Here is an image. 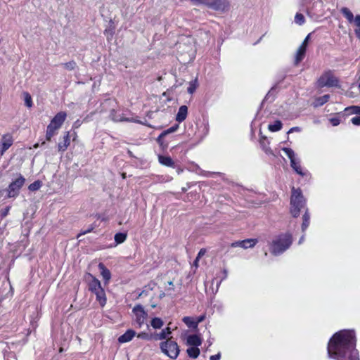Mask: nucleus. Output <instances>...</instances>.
Here are the masks:
<instances>
[{"label":"nucleus","instance_id":"obj_1","mask_svg":"<svg viewBox=\"0 0 360 360\" xmlns=\"http://www.w3.org/2000/svg\"><path fill=\"white\" fill-rule=\"evenodd\" d=\"M356 341L355 333L352 330L337 332L328 342V356L335 360H359Z\"/></svg>","mask_w":360,"mask_h":360},{"label":"nucleus","instance_id":"obj_2","mask_svg":"<svg viewBox=\"0 0 360 360\" xmlns=\"http://www.w3.org/2000/svg\"><path fill=\"white\" fill-rule=\"evenodd\" d=\"M292 238L290 233H282L277 236L272 241L271 252L273 255H278L289 248L292 244Z\"/></svg>","mask_w":360,"mask_h":360},{"label":"nucleus","instance_id":"obj_3","mask_svg":"<svg viewBox=\"0 0 360 360\" xmlns=\"http://www.w3.org/2000/svg\"><path fill=\"white\" fill-rule=\"evenodd\" d=\"M67 117L65 112L60 111L58 112L51 120L47 126L46 132V139L50 141L51 139L57 134V131L61 127Z\"/></svg>","mask_w":360,"mask_h":360},{"label":"nucleus","instance_id":"obj_4","mask_svg":"<svg viewBox=\"0 0 360 360\" xmlns=\"http://www.w3.org/2000/svg\"><path fill=\"white\" fill-rule=\"evenodd\" d=\"M305 200L300 189L292 188L290 199V212L294 217L300 215L301 209L304 206Z\"/></svg>","mask_w":360,"mask_h":360},{"label":"nucleus","instance_id":"obj_5","mask_svg":"<svg viewBox=\"0 0 360 360\" xmlns=\"http://www.w3.org/2000/svg\"><path fill=\"white\" fill-rule=\"evenodd\" d=\"M282 150L290 159V166L293 170L302 176H308L309 173L307 170L304 169L300 163V160L297 157L295 152L290 148H283Z\"/></svg>","mask_w":360,"mask_h":360},{"label":"nucleus","instance_id":"obj_6","mask_svg":"<svg viewBox=\"0 0 360 360\" xmlns=\"http://www.w3.org/2000/svg\"><path fill=\"white\" fill-rule=\"evenodd\" d=\"M25 183V178L21 174H17V177L12 180L6 190L7 193L6 197L8 198H15L18 197Z\"/></svg>","mask_w":360,"mask_h":360},{"label":"nucleus","instance_id":"obj_7","mask_svg":"<svg viewBox=\"0 0 360 360\" xmlns=\"http://www.w3.org/2000/svg\"><path fill=\"white\" fill-rule=\"evenodd\" d=\"M338 85L339 80L332 70L325 71L317 80V86L319 88L337 87Z\"/></svg>","mask_w":360,"mask_h":360},{"label":"nucleus","instance_id":"obj_8","mask_svg":"<svg viewBox=\"0 0 360 360\" xmlns=\"http://www.w3.org/2000/svg\"><path fill=\"white\" fill-rule=\"evenodd\" d=\"M160 348L162 352L171 359H175L179 354V348L177 343L171 339L162 342L160 344Z\"/></svg>","mask_w":360,"mask_h":360},{"label":"nucleus","instance_id":"obj_9","mask_svg":"<svg viewBox=\"0 0 360 360\" xmlns=\"http://www.w3.org/2000/svg\"><path fill=\"white\" fill-rule=\"evenodd\" d=\"M132 312L134 314V320L136 324L138 326V328H140L145 323L148 314L145 311L144 308L140 305H136L132 309Z\"/></svg>","mask_w":360,"mask_h":360},{"label":"nucleus","instance_id":"obj_10","mask_svg":"<svg viewBox=\"0 0 360 360\" xmlns=\"http://www.w3.org/2000/svg\"><path fill=\"white\" fill-rule=\"evenodd\" d=\"M309 38V35H308L305 39L303 41L302 44L298 48L296 54H295V63L297 65L299 63H300L304 58L307 47L308 44V40Z\"/></svg>","mask_w":360,"mask_h":360},{"label":"nucleus","instance_id":"obj_11","mask_svg":"<svg viewBox=\"0 0 360 360\" xmlns=\"http://www.w3.org/2000/svg\"><path fill=\"white\" fill-rule=\"evenodd\" d=\"M227 6L226 0H208L207 2V7L216 11H224Z\"/></svg>","mask_w":360,"mask_h":360},{"label":"nucleus","instance_id":"obj_12","mask_svg":"<svg viewBox=\"0 0 360 360\" xmlns=\"http://www.w3.org/2000/svg\"><path fill=\"white\" fill-rule=\"evenodd\" d=\"M13 138L10 134H5L2 136L0 142V154L3 155L4 153L12 146Z\"/></svg>","mask_w":360,"mask_h":360},{"label":"nucleus","instance_id":"obj_13","mask_svg":"<svg viewBox=\"0 0 360 360\" xmlns=\"http://www.w3.org/2000/svg\"><path fill=\"white\" fill-rule=\"evenodd\" d=\"M202 344V340L198 335L193 334L188 335L186 345L190 347H198Z\"/></svg>","mask_w":360,"mask_h":360},{"label":"nucleus","instance_id":"obj_14","mask_svg":"<svg viewBox=\"0 0 360 360\" xmlns=\"http://www.w3.org/2000/svg\"><path fill=\"white\" fill-rule=\"evenodd\" d=\"M70 144V133L68 131L63 138V141L58 143V150L59 152L63 153Z\"/></svg>","mask_w":360,"mask_h":360},{"label":"nucleus","instance_id":"obj_15","mask_svg":"<svg viewBox=\"0 0 360 360\" xmlns=\"http://www.w3.org/2000/svg\"><path fill=\"white\" fill-rule=\"evenodd\" d=\"M134 330L129 329L123 335L119 337L118 342L120 343H126L130 342L136 335Z\"/></svg>","mask_w":360,"mask_h":360},{"label":"nucleus","instance_id":"obj_16","mask_svg":"<svg viewBox=\"0 0 360 360\" xmlns=\"http://www.w3.org/2000/svg\"><path fill=\"white\" fill-rule=\"evenodd\" d=\"M188 115V108L186 105H181L176 115V120L179 122L184 121Z\"/></svg>","mask_w":360,"mask_h":360},{"label":"nucleus","instance_id":"obj_17","mask_svg":"<svg viewBox=\"0 0 360 360\" xmlns=\"http://www.w3.org/2000/svg\"><path fill=\"white\" fill-rule=\"evenodd\" d=\"M102 288L101 282L97 278L92 276V280L89 283V290L94 294Z\"/></svg>","mask_w":360,"mask_h":360},{"label":"nucleus","instance_id":"obj_18","mask_svg":"<svg viewBox=\"0 0 360 360\" xmlns=\"http://www.w3.org/2000/svg\"><path fill=\"white\" fill-rule=\"evenodd\" d=\"M158 160L160 164L165 166L174 167V162L173 160L169 156L159 155Z\"/></svg>","mask_w":360,"mask_h":360},{"label":"nucleus","instance_id":"obj_19","mask_svg":"<svg viewBox=\"0 0 360 360\" xmlns=\"http://www.w3.org/2000/svg\"><path fill=\"white\" fill-rule=\"evenodd\" d=\"M96 297V300L99 304L103 307L106 303V297L104 290L102 288L94 293Z\"/></svg>","mask_w":360,"mask_h":360},{"label":"nucleus","instance_id":"obj_20","mask_svg":"<svg viewBox=\"0 0 360 360\" xmlns=\"http://www.w3.org/2000/svg\"><path fill=\"white\" fill-rule=\"evenodd\" d=\"M330 98V95L326 94L322 96H319L316 98L314 102V107H319L325 104L328 101Z\"/></svg>","mask_w":360,"mask_h":360},{"label":"nucleus","instance_id":"obj_21","mask_svg":"<svg viewBox=\"0 0 360 360\" xmlns=\"http://www.w3.org/2000/svg\"><path fill=\"white\" fill-rule=\"evenodd\" d=\"M341 13L346 18V19L348 20L349 22H350V23L354 22L355 18H354L353 13L349 8H347L346 7L342 8Z\"/></svg>","mask_w":360,"mask_h":360},{"label":"nucleus","instance_id":"obj_22","mask_svg":"<svg viewBox=\"0 0 360 360\" xmlns=\"http://www.w3.org/2000/svg\"><path fill=\"white\" fill-rule=\"evenodd\" d=\"M184 323L189 328H196L198 326V322L196 319L191 316H185L183 318Z\"/></svg>","mask_w":360,"mask_h":360},{"label":"nucleus","instance_id":"obj_23","mask_svg":"<svg viewBox=\"0 0 360 360\" xmlns=\"http://www.w3.org/2000/svg\"><path fill=\"white\" fill-rule=\"evenodd\" d=\"M257 243V239L250 238L242 240V248L247 249L249 248H253Z\"/></svg>","mask_w":360,"mask_h":360},{"label":"nucleus","instance_id":"obj_24","mask_svg":"<svg viewBox=\"0 0 360 360\" xmlns=\"http://www.w3.org/2000/svg\"><path fill=\"white\" fill-rule=\"evenodd\" d=\"M127 232L117 233L114 236V240L116 245L122 243L127 238Z\"/></svg>","mask_w":360,"mask_h":360},{"label":"nucleus","instance_id":"obj_25","mask_svg":"<svg viewBox=\"0 0 360 360\" xmlns=\"http://www.w3.org/2000/svg\"><path fill=\"white\" fill-rule=\"evenodd\" d=\"M172 333L171 329L169 327H167L163 329L160 333L157 334V338L158 340H165L169 339L168 337Z\"/></svg>","mask_w":360,"mask_h":360},{"label":"nucleus","instance_id":"obj_26","mask_svg":"<svg viewBox=\"0 0 360 360\" xmlns=\"http://www.w3.org/2000/svg\"><path fill=\"white\" fill-rule=\"evenodd\" d=\"M186 352L189 357L193 359L197 358L200 354V349L198 347H190Z\"/></svg>","mask_w":360,"mask_h":360},{"label":"nucleus","instance_id":"obj_27","mask_svg":"<svg viewBox=\"0 0 360 360\" xmlns=\"http://www.w3.org/2000/svg\"><path fill=\"white\" fill-rule=\"evenodd\" d=\"M282 123L279 120L275 121L274 123L269 124L268 129L272 132L278 131L282 128Z\"/></svg>","mask_w":360,"mask_h":360},{"label":"nucleus","instance_id":"obj_28","mask_svg":"<svg viewBox=\"0 0 360 360\" xmlns=\"http://www.w3.org/2000/svg\"><path fill=\"white\" fill-rule=\"evenodd\" d=\"M150 325L155 329H160L163 326L164 322L160 318L155 317L151 320Z\"/></svg>","mask_w":360,"mask_h":360},{"label":"nucleus","instance_id":"obj_29","mask_svg":"<svg viewBox=\"0 0 360 360\" xmlns=\"http://www.w3.org/2000/svg\"><path fill=\"white\" fill-rule=\"evenodd\" d=\"M354 24L356 27L354 30L356 37L360 39V15H357L354 20Z\"/></svg>","mask_w":360,"mask_h":360},{"label":"nucleus","instance_id":"obj_30","mask_svg":"<svg viewBox=\"0 0 360 360\" xmlns=\"http://www.w3.org/2000/svg\"><path fill=\"white\" fill-rule=\"evenodd\" d=\"M310 216L307 211L303 215V222L302 224V231H305L309 225Z\"/></svg>","mask_w":360,"mask_h":360},{"label":"nucleus","instance_id":"obj_31","mask_svg":"<svg viewBox=\"0 0 360 360\" xmlns=\"http://www.w3.org/2000/svg\"><path fill=\"white\" fill-rule=\"evenodd\" d=\"M42 186V182L40 180H37L29 185L28 189L30 191L34 192L38 191Z\"/></svg>","mask_w":360,"mask_h":360},{"label":"nucleus","instance_id":"obj_32","mask_svg":"<svg viewBox=\"0 0 360 360\" xmlns=\"http://www.w3.org/2000/svg\"><path fill=\"white\" fill-rule=\"evenodd\" d=\"M98 267L100 269V270L101 271V274L103 276V277L105 279V280H109L110 278V272L108 269H107L105 266L100 263L99 265H98Z\"/></svg>","mask_w":360,"mask_h":360},{"label":"nucleus","instance_id":"obj_33","mask_svg":"<svg viewBox=\"0 0 360 360\" xmlns=\"http://www.w3.org/2000/svg\"><path fill=\"white\" fill-rule=\"evenodd\" d=\"M198 86V84L197 79L191 81L189 82V85H188V87L187 89L188 92L190 94H193L195 91Z\"/></svg>","mask_w":360,"mask_h":360},{"label":"nucleus","instance_id":"obj_34","mask_svg":"<svg viewBox=\"0 0 360 360\" xmlns=\"http://www.w3.org/2000/svg\"><path fill=\"white\" fill-rule=\"evenodd\" d=\"M23 97L25 101V104L27 108H31L33 105L32 99L30 94L28 92L23 93Z\"/></svg>","mask_w":360,"mask_h":360},{"label":"nucleus","instance_id":"obj_35","mask_svg":"<svg viewBox=\"0 0 360 360\" xmlns=\"http://www.w3.org/2000/svg\"><path fill=\"white\" fill-rule=\"evenodd\" d=\"M305 21L304 16L302 13H297L295 16V22L299 25L304 24Z\"/></svg>","mask_w":360,"mask_h":360},{"label":"nucleus","instance_id":"obj_36","mask_svg":"<svg viewBox=\"0 0 360 360\" xmlns=\"http://www.w3.org/2000/svg\"><path fill=\"white\" fill-rule=\"evenodd\" d=\"M349 113L360 115V107L359 106H351L345 109Z\"/></svg>","mask_w":360,"mask_h":360},{"label":"nucleus","instance_id":"obj_37","mask_svg":"<svg viewBox=\"0 0 360 360\" xmlns=\"http://www.w3.org/2000/svg\"><path fill=\"white\" fill-rule=\"evenodd\" d=\"M63 65L68 70H74L75 68L76 67V63L75 61H73V60L68 62V63H64Z\"/></svg>","mask_w":360,"mask_h":360},{"label":"nucleus","instance_id":"obj_38","mask_svg":"<svg viewBox=\"0 0 360 360\" xmlns=\"http://www.w3.org/2000/svg\"><path fill=\"white\" fill-rule=\"evenodd\" d=\"M265 141L266 139H264L263 141H260V144L262 147V149L266 153V154H269V153H271V148H269V146H266L265 144Z\"/></svg>","mask_w":360,"mask_h":360},{"label":"nucleus","instance_id":"obj_39","mask_svg":"<svg viewBox=\"0 0 360 360\" xmlns=\"http://www.w3.org/2000/svg\"><path fill=\"white\" fill-rule=\"evenodd\" d=\"M191 1L195 6L205 5L207 6L208 0H191Z\"/></svg>","mask_w":360,"mask_h":360},{"label":"nucleus","instance_id":"obj_40","mask_svg":"<svg viewBox=\"0 0 360 360\" xmlns=\"http://www.w3.org/2000/svg\"><path fill=\"white\" fill-rule=\"evenodd\" d=\"M94 229V227L91 225L88 229L85 230H82L81 232L77 235V238H79L81 236L85 235L89 232H91Z\"/></svg>","mask_w":360,"mask_h":360},{"label":"nucleus","instance_id":"obj_41","mask_svg":"<svg viewBox=\"0 0 360 360\" xmlns=\"http://www.w3.org/2000/svg\"><path fill=\"white\" fill-rule=\"evenodd\" d=\"M329 121L333 126H338L340 123V120L338 117H332L329 120Z\"/></svg>","mask_w":360,"mask_h":360},{"label":"nucleus","instance_id":"obj_42","mask_svg":"<svg viewBox=\"0 0 360 360\" xmlns=\"http://www.w3.org/2000/svg\"><path fill=\"white\" fill-rule=\"evenodd\" d=\"M351 122L353 124L359 126L360 125V116H355L351 119Z\"/></svg>","mask_w":360,"mask_h":360},{"label":"nucleus","instance_id":"obj_43","mask_svg":"<svg viewBox=\"0 0 360 360\" xmlns=\"http://www.w3.org/2000/svg\"><path fill=\"white\" fill-rule=\"evenodd\" d=\"M137 337L140 339H144V340H150V336L146 333H139Z\"/></svg>","mask_w":360,"mask_h":360},{"label":"nucleus","instance_id":"obj_44","mask_svg":"<svg viewBox=\"0 0 360 360\" xmlns=\"http://www.w3.org/2000/svg\"><path fill=\"white\" fill-rule=\"evenodd\" d=\"M178 125H175V126H173L170 128H169L167 131H165V134H169V133H172V132H174L177 128H178Z\"/></svg>","mask_w":360,"mask_h":360},{"label":"nucleus","instance_id":"obj_45","mask_svg":"<svg viewBox=\"0 0 360 360\" xmlns=\"http://www.w3.org/2000/svg\"><path fill=\"white\" fill-rule=\"evenodd\" d=\"M105 34L108 40L110 39L111 37H112V32L110 29L105 30Z\"/></svg>","mask_w":360,"mask_h":360},{"label":"nucleus","instance_id":"obj_46","mask_svg":"<svg viewBox=\"0 0 360 360\" xmlns=\"http://www.w3.org/2000/svg\"><path fill=\"white\" fill-rule=\"evenodd\" d=\"M231 247H241L242 248V240L236 241L231 244Z\"/></svg>","mask_w":360,"mask_h":360},{"label":"nucleus","instance_id":"obj_47","mask_svg":"<svg viewBox=\"0 0 360 360\" xmlns=\"http://www.w3.org/2000/svg\"><path fill=\"white\" fill-rule=\"evenodd\" d=\"M221 357V355L220 354H215V355H212L210 357V360H219Z\"/></svg>","mask_w":360,"mask_h":360},{"label":"nucleus","instance_id":"obj_48","mask_svg":"<svg viewBox=\"0 0 360 360\" xmlns=\"http://www.w3.org/2000/svg\"><path fill=\"white\" fill-rule=\"evenodd\" d=\"M205 252H206V250H205V249H201V250L199 251V252H198V254L197 257H198V259H200L201 257H202V256L205 254Z\"/></svg>","mask_w":360,"mask_h":360},{"label":"nucleus","instance_id":"obj_49","mask_svg":"<svg viewBox=\"0 0 360 360\" xmlns=\"http://www.w3.org/2000/svg\"><path fill=\"white\" fill-rule=\"evenodd\" d=\"M10 210L9 207H7L1 213L2 217H6Z\"/></svg>","mask_w":360,"mask_h":360},{"label":"nucleus","instance_id":"obj_50","mask_svg":"<svg viewBox=\"0 0 360 360\" xmlns=\"http://www.w3.org/2000/svg\"><path fill=\"white\" fill-rule=\"evenodd\" d=\"M300 131V129L297 127H292L291 128L289 131H288V133H292L293 131Z\"/></svg>","mask_w":360,"mask_h":360},{"label":"nucleus","instance_id":"obj_51","mask_svg":"<svg viewBox=\"0 0 360 360\" xmlns=\"http://www.w3.org/2000/svg\"><path fill=\"white\" fill-rule=\"evenodd\" d=\"M203 319H204V316H200V317H198V318L197 319L196 322H198V324L200 322L202 321H203Z\"/></svg>","mask_w":360,"mask_h":360},{"label":"nucleus","instance_id":"obj_52","mask_svg":"<svg viewBox=\"0 0 360 360\" xmlns=\"http://www.w3.org/2000/svg\"><path fill=\"white\" fill-rule=\"evenodd\" d=\"M198 260L199 259L196 257L195 260L193 262V264L197 267L198 266Z\"/></svg>","mask_w":360,"mask_h":360},{"label":"nucleus","instance_id":"obj_53","mask_svg":"<svg viewBox=\"0 0 360 360\" xmlns=\"http://www.w3.org/2000/svg\"><path fill=\"white\" fill-rule=\"evenodd\" d=\"M304 236H302L300 238V240H299V244L302 243H303V241H304Z\"/></svg>","mask_w":360,"mask_h":360},{"label":"nucleus","instance_id":"obj_54","mask_svg":"<svg viewBox=\"0 0 360 360\" xmlns=\"http://www.w3.org/2000/svg\"><path fill=\"white\" fill-rule=\"evenodd\" d=\"M357 86H358V89L359 90V92H360V82L358 84Z\"/></svg>","mask_w":360,"mask_h":360},{"label":"nucleus","instance_id":"obj_55","mask_svg":"<svg viewBox=\"0 0 360 360\" xmlns=\"http://www.w3.org/2000/svg\"><path fill=\"white\" fill-rule=\"evenodd\" d=\"M197 167V168H196V170H195L196 172H198V170H200L199 167Z\"/></svg>","mask_w":360,"mask_h":360},{"label":"nucleus","instance_id":"obj_56","mask_svg":"<svg viewBox=\"0 0 360 360\" xmlns=\"http://www.w3.org/2000/svg\"><path fill=\"white\" fill-rule=\"evenodd\" d=\"M169 285H173V283H172V281L169 282Z\"/></svg>","mask_w":360,"mask_h":360}]
</instances>
